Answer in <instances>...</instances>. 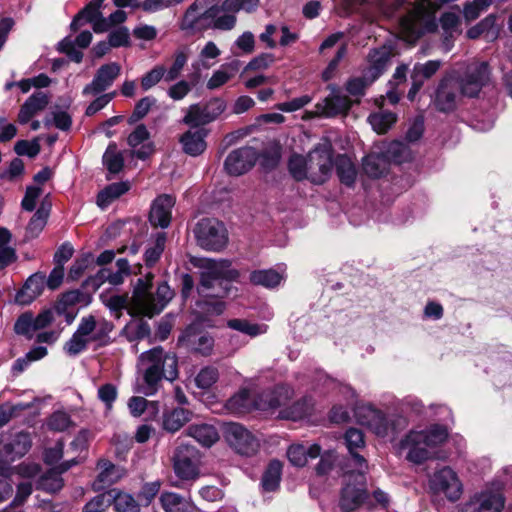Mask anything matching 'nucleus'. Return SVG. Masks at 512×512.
I'll return each mask as SVG.
<instances>
[{
  "mask_svg": "<svg viewBox=\"0 0 512 512\" xmlns=\"http://www.w3.org/2000/svg\"><path fill=\"white\" fill-rule=\"evenodd\" d=\"M221 0H194L186 9L180 28L191 33L210 29L230 31L237 23V17L227 14L220 5Z\"/></svg>",
  "mask_w": 512,
  "mask_h": 512,
  "instance_id": "1",
  "label": "nucleus"
},
{
  "mask_svg": "<svg viewBox=\"0 0 512 512\" xmlns=\"http://www.w3.org/2000/svg\"><path fill=\"white\" fill-rule=\"evenodd\" d=\"M153 280L154 275L147 273L137 280L131 297L113 295L105 302L106 306L115 312L127 309L132 316L152 318L158 312L155 296L160 293V284L154 285Z\"/></svg>",
  "mask_w": 512,
  "mask_h": 512,
  "instance_id": "2",
  "label": "nucleus"
},
{
  "mask_svg": "<svg viewBox=\"0 0 512 512\" xmlns=\"http://www.w3.org/2000/svg\"><path fill=\"white\" fill-rule=\"evenodd\" d=\"M193 265L200 268V284L198 293L203 297H224L228 294L227 284L223 286L222 281L236 280L239 276L237 270L231 268L229 260H214L210 258H199L192 261Z\"/></svg>",
  "mask_w": 512,
  "mask_h": 512,
  "instance_id": "3",
  "label": "nucleus"
},
{
  "mask_svg": "<svg viewBox=\"0 0 512 512\" xmlns=\"http://www.w3.org/2000/svg\"><path fill=\"white\" fill-rule=\"evenodd\" d=\"M443 426L434 425L428 430L410 431L401 441L400 449L406 451V459L421 464L431 457V449L443 443L447 438Z\"/></svg>",
  "mask_w": 512,
  "mask_h": 512,
  "instance_id": "4",
  "label": "nucleus"
},
{
  "mask_svg": "<svg viewBox=\"0 0 512 512\" xmlns=\"http://www.w3.org/2000/svg\"><path fill=\"white\" fill-rule=\"evenodd\" d=\"M431 4L417 3L399 20V31L409 43H415L426 33L438 28L434 8Z\"/></svg>",
  "mask_w": 512,
  "mask_h": 512,
  "instance_id": "5",
  "label": "nucleus"
},
{
  "mask_svg": "<svg viewBox=\"0 0 512 512\" xmlns=\"http://www.w3.org/2000/svg\"><path fill=\"white\" fill-rule=\"evenodd\" d=\"M194 235L197 244L208 251H220L228 241L224 225L216 219L200 220L194 228Z\"/></svg>",
  "mask_w": 512,
  "mask_h": 512,
  "instance_id": "6",
  "label": "nucleus"
},
{
  "mask_svg": "<svg viewBox=\"0 0 512 512\" xmlns=\"http://www.w3.org/2000/svg\"><path fill=\"white\" fill-rule=\"evenodd\" d=\"M138 370L143 374V383L137 392L147 396L155 394L160 382V347H154L139 356Z\"/></svg>",
  "mask_w": 512,
  "mask_h": 512,
  "instance_id": "7",
  "label": "nucleus"
},
{
  "mask_svg": "<svg viewBox=\"0 0 512 512\" xmlns=\"http://www.w3.org/2000/svg\"><path fill=\"white\" fill-rule=\"evenodd\" d=\"M429 488L433 494L444 495L452 502L459 500L463 492L457 473L447 466L434 471L429 478Z\"/></svg>",
  "mask_w": 512,
  "mask_h": 512,
  "instance_id": "8",
  "label": "nucleus"
},
{
  "mask_svg": "<svg viewBox=\"0 0 512 512\" xmlns=\"http://www.w3.org/2000/svg\"><path fill=\"white\" fill-rule=\"evenodd\" d=\"M205 322L204 318H199L198 321L190 324L179 336L178 343L202 356H209L214 347V339L208 333L201 331L200 327Z\"/></svg>",
  "mask_w": 512,
  "mask_h": 512,
  "instance_id": "9",
  "label": "nucleus"
},
{
  "mask_svg": "<svg viewBox=\"0 0 512 512\" xmlns=\"http://www.w3.org/2000/svg\"><path fill=\"white\" fill-rule=\"evenodd\" d=\"M199 452L188 444H179L173 455L174 471L178 477L185 480L198 476Z\"/></svg>",
  "mask_w": 512,
  "mask_h": 512,
  "instance_id": "10",
  "label": "nucleus"
},
{
  "mask_svg": "<svg viewBox=\"0 0 512 512\" xmlns=\"http://www.w3.org/2000/svg\"><path fill=\"white\" fill-rule=\"evenodd\" d=\"M489 75V66L486 62L469 65L464 76L457 81L461 95L476 97L489 80Z\"/></svg>",
  "mask_w": 512,
  "mask_h": 512,
  "instance_id": "11",
  "label": "nucleus"
},
{
  "mask_svg": "<svg viewBox=\"0 0 512 512\" xmlns=\"http://www.w3.org/2000/svg\"><path fill=\"white\" fill-rule=\"evenodd\" d=\"M225 437L229 445L241 455H254L259 448L258 439L238 423H230L227 425Z\"/></svg>",
  "mask_w": 512,
  "mask_h": 512,
  "instance_id": "12",
  "label": "nucleus"
},
{
  "mask_svg": "<svg viewBox=\"0 0 512 512\" xmlns=\"http://www.w3.org/2000/svg\"><path fill=\"white\" fill-rule=\"evenodd\" d=\"M226 108L224 100L213 98L206 104H194L184 117V122L192 126H200L214 121Z\"/></svg>",
  "mask_w": 512,
  "mask_h": 512,
  "instance_id": "13",
  "label": "nucleus"
},
{
  "mask_svg": "<svg viewBox=\"0 0 512 512\" xmlns=\"http://www.w3.org/2000/svg\"><path fill=\"white\" fill-rule=\"evenodd\" d=\"M258 159L257 151L250 146H244L231 151L224 161V169L231 176L247 173Z\"/></svg>",
  "mask_w": 512,
  "mask_h": 512,
  "instance_id": "14",
  "label": "nucleus"
},
{
  "mask_svg": "<svg viewBox=\"0 0 512 512\" xmlns=\"http://www.w3.org/2000/svg\"><path fill=\"white\" fill-rule=\"evenodd\" d=\"M354 416L362 426L371 429L376 435L385 437L388 434L389 425L382 411L370 404H360L354 409Z\"/></svg>",
  "mask_w": 512,
  "mask_h": 512,
  "instance_id": "15",
  "label": "nucleus"
},
{
  "mask_svg": "<svg viewBox=\"0 0 512 512\" xmlns=\"http://www.w3.org/2000/svg\"><path fill=\"white\" fill-rule=\"evenodd\" d=\"M120 72L121 66L116 62L102 65L97 70L92 82L83 88L82 94L84 96H96L104 92L112 86Z\"/></svg>",
  "mask_w": 512,
  "mask_h": 512,
  "instance_id": "16",
  "label": "nucleus"
},
{
  "mask_svg": "<svg viewBox=\"0 0 512 512\" xmlns=\"http://www.w3.org/2000/svg\"><path fill=\"white\" fill-rule=\"evenodd\" d=\"M292 396V388L285 385L277 386L258 394L254 399V408L262 411L274 410L285 406Z\"/></svg>",
  "mask_w": 512,
  "mask_h": 512,
  "instance_id": "17",
  "label": "nucleus"
},
{
  "mask_svg": "<svg viewBox=\"0 0 512 512\" xmlns=\"http://www.w3.org/2000/svg\"><path fill=\"white\" fill-rule=\"evenodd\" d=\"M308 168L311 181L323 183L332 169L331 153L326 149H314L308 154Z\"/></svg>",
  "mask_w": 512,
  "mask_h": 512,
  "instance_id": "18",
  "label": "nucleus"
},
{
  "mask_svg": "<svg viewBox=\"0 0 512 512\" xmlns=\"http://www.w3.org/2000/svg\"><path fill=\"white\" fill-rule=\"evenodd\" d=\"M461 92L457 80L452 78L443 79L436 91L434 104L441 112L453 111L460 98Z\"/></svg>",
  "mask_w": 512,
  "mask_h": 512,
  "instance_id": "19",
  "label": "nucleus"
},
{
  "mask_svg": "<svg viewBox=\"0 0 512 512\" xmlns=\"http://www.w3.org/2000/svg\"><path fill=\"white\" fill-rule=\"evenodd\" d=\"M344 443L351 456L353 465L358 472L357 477L363 479L364 472L367 469V462L358 452L365 447V440L362 431L356 428L348 429L344 434Z\"/></svg>",
  "mask_w": 512,
  "mask_h": 512,
  "instance_id": "20",
  "label": "nucleus"
},
{
  "mask_svg": "<svg viewBox=\"0 0 512 512\" xmlns=\"http://www.w3.org/2000/svg\"><path fill=\"white\" fill-rule=\"evenodd\" d=\"M352 101L333 88L332 93L315 105L316 114L322 117H335L346 114L351 108Z\"/></svg>",
  "mask_w": 512,
  "mask_h": 512,
  "instance_id": "21",
  "label": "nucleus"
},
{
  "mask_svg": "<svg viewBox=\"0 0 512 512\" xmlns=\"http://www.w3.org/2000/svg\"><path fill=\"white\" fill-rule=\"evenodd\" d=\"M98 468L100 470L97 478L94 480L92 487L94 491H101L110 487L117 481H119L124 473L123 470L115 466L108 460H100L98 462Z\"/></svg>",
  "mask_w": 512,
  "mask_h": 512,
  "instance_id": "22",
  "label": "nucleus"
},
{
  "mask_svg": "<svg viewBox=\"0 0 512 512\" xmlns=\"http://www.w3.org/2000/svg\"><path fill=\"white\" fill-rule=\"evenodd\" d=\"M45 274L37 272L31 275L25 282L22 289L16 294L15 301L21 305H28L36 299L45 286Z\"/></svg>",
  "mask_w": 512,
  "mask_h": 512,
  "instance_id": "23",
  "label": "nucleus"
},
{
  "mask_svg": "<svg viewBox=\"0 0 512 512\" xmlns=\"http://www.w3.org/2000/svg\"><path fill=\"white\" fill-rule=\"evenodd\" d=\"M149 136L150 134L146 126L143 124L138 125L134 129V131H132L129 134L127 138V143L130 147L136 148L137 146L143 143V145L138 150L134 149L130 151V155L132 157L135 156L141 160H145L154 152L153 145H151L150 143H144L149 139Z\"/></svg>",
  "mask_w": 512,
  "mask_h": 512,
  "instance_id": "24",
  "label": "nucleus"
},
{
  "mask_svg": "<svg viewBox=\"0 0 512 512\" xmlns=\"http://www.w3.org/2000/svg\"><path fill=\"white\" fill-rule=\"evenodd\" d=\"M49 103V96L47 93L38 91L33 93L21 106L18 121L21 124H26L38 112L44 110Z\"/></svg>",
  "mask_w": 512,
  "mask_h": 512,
  "instance_id": "25",
  "label": "nucleus"
},
{
  "mask_svg": "<svg viewBox=\"0 0 512 512\" xmlns=\"http://www.w3.org/2000/svg\"><path fill=\"white\" fill-rule=\"evenodd\" d=\"M366 498L367 491L364 487L348 483L342 489L339 505L343 512H353L363 504Z\"/></svg>",
  "mask_w": 512,
  "mask_h": 512,
  "instance_id": "26",
  "label": "nucleus"
},
{
  "mask_svg": "<svg viewBox=\"0 0 512 512\" xmlns=\"http://www.w3.org/2000/svg\"><path fill=\"white\" fill-rule=\"evenodd\" d=\"M321 447L314 443L309 446L304 444H292L287 450V457L291 464L297 467H303L307 464L308 459L319 457Z\"/></svg>",
  "mask_w": 512,
  "mask_h": 512,
  "instance_id": "27",
  "label": "nucleus"
},
{
  "mask_svg": "<svg viewBox=\"0 0 512 512\" xmlns=\"http://www.w3.org/2000/svg\"><path fill=\"white\" fill-rule=\"evenodd\" d=\"M391 53L386 47L371 50L367 56L369 66L365 74L375 81L387 68Z\"/></svg>",
  "mask_w": 512,
  "mask_h": 512,
  "instance_id": "28",
  "label": "nucleus"
},
{
  "mask_svg": "<svg viewBox=\"0 0 512 512\" xmlns=\"http://www.w3.org/2000/svg\"><path fill=\"white\" fill-rule=\"evenodd\" d=\"M31 447V438L29 433L19 432L13 438L4 444L3 450L7 461H14L16 458L24 456Z\"/></svg>",
  "mask_w": 512,
  "mask_h": 512,
  "instance_id": "29",
  "label": "nucleus"
},
{
  "mask_svg": "<svg viewBox=\"0 0 512 512\" xmlns=\"http://www.w3.org/2000/svg\"><path fill=\"white\" fill-rule=\"evenodd\" d=\"M472 502L478 504V512H500L504 507L503 495L492 490L475 494Z\"/></svg>",
  "mask_w": 512,
  "mask_h": 512,
  "instance_id": "30",
  "label": "nucleus"
},
{
  "mask_svg": "<svg viewBox=\"0 0 512 512\" xmlns=\"http://www.w3.org/2000/svg\"><path fill=\"white\" fill-rule=\"evenodd\" d=\"M186 434L194 438L203 447H211L219 439L217 429L207 423H199L190 425Z\"/></svg>",
  "mask_w": 512,
  "mask_h": 512,
  "instance_id": "31",
  "label": "nucleus"
},
{
  "mask_svg": "<svg viewBox=\"0 0 512 512\" xmlns=\"http://www.w3.org/2000/svg\"><path fill=\"white\" fill-rule=\"evenodd\" d=\"M439 23L443 30L442 46L444 51L448 52L453 46L454 34L458 32L460 18L454 12H445L441 15Z\"/></svg>",
  "mask_w": 512,
  "mask_h": 512,
  "instance_id": "32",
  "label": "nucleus"
},
{
  "mask_svg": "<svg viewBox=\"0 0 512 512\" xmlns=\"http://www.w3.org/2000/svg\"><path fill=\"white\" fill-rule=\"evenodd\" d=\"M117 270L112 271L109 268L101 269L96 279L101 283L108 282L112 285H120L123 283L124 278L130 274V265L127 259L120 258L116 261Z\"/></svg>",
  "mask_w": 512,
  "mask_h": 512,
  "instance_id": "33",
  "label": "nucleus"
},
{
  "mask_svg": "<svg viewBox=\"0 0 512 512\" xmlns=\"http://www.w3.org/2000/svg\"><path fill=\"white\" fill-rule=\"evenodd\" d=\"M206 133L203 129L188 131L181 137V143L185 153L197 156L206 149Z\"/></svg>",
  "mask_w": 512,
  "mask_h": 512,
  "instance_id": "34",
  "label": "nucleus"
},
{
  "mask_svg": "<svg viewBox=\"0 0 512 512\" xmlns=\"http://www.w3.org/2000/svg\"><path fill=\"white\" fill-rule=\"evenodd\" d=\"M76 464L75 459L61 464L55 469L47 472L40 481L41 487L48 492H57L63 487V479L61 474L67 471L72 465Z\"/></svg>",
  "mask_w": 512,
  "mask_h": 512,
  "instance_id": "35",
  "label": "nucleus"
},
{
  "mask_svg": "<svg viewBox=\"0 0 512 512\" xmlns=\"http://www.w3.org/2000/svg\"><path fill=\"white\" fill-rule=\"evenodd\" d=\"M130 189L129 182H117L112 183L106 186L103 190H101L97 195V205L105 209L108 207L113 201L118 199L120 196L128 192Z\"/></svg>",
  "mask_w": 512,
  "mask_h": 512,
  "instance_id": "36",
  "label": "nucleus"
},
{
  "mask_svg": "<svg viewBox=\"0 0 512 512\" xmlns=\"http://www.w3.org/2000/svg\"><path fill=\"white\" fill-rule=\"evenodd\" d=\"M162 508L166 512H198L193 503L171 492L162 493Z\"/></svg>",
  "mask_w": 512,
  "mask_h": 512,
  "instance_id": "37",
  "label": "nucleus"
},
{
  "mask_svg": "<svg viewBox=\"0 0 512 512\" xmlns=\"http://www.w3.org/2000/svg\"><path fill=\"white\" fill-rule=\"evenodd\" d=\"M284 276L274 269L255 270L250 273L249 280L254 285L265 288H275L283 280Z\"/></svg>",
  "mask_w": 512,
  "mask_h": 512,
  "instance_id": "38",
  "label": "nucleus"
},
{
  "mask_svg": "<svg viewBox=\"0 0 512 512\" xmlns=\"http://www.w3.org/2000/svg\"><path fill=\"white\" fill-rule=\"evenodd\" d=\"M104 0H91V2L80 11L73 19L71 30L77 31L84 23H92L101 16L99 11Z\"/></svg>",
  "mask_w": 512,
  "mask_h": 512,
  "instance_id": "39",
  "label": "nucleus"
},
{
  "mask_svg": "<svg viewBox=\"0 0 512 512\" xmlns=\"http://www.w3.org/2000/svg\"><path fill=\"white\" fill-rule=\"evenodd\" d=\"M337 175L341 183L352 186L356 179V168L347 155H338L335 160Z\"/></svg>",
  "mask_w": 512,
  "mask_h": 512,
  "instance_id": "40",
  "label": "nucleus"
},
{
  "mask_svg": "<svg viewBox=\"0 0 512 512\" xmlns=\"http://www.w3.org/2000/svg\"><path fill=\"white\" fill-rule=\"evenodd\" d=\"M226 408L231 413L244 414L254 408V399H251L247 389H242L227 401Z\"/></svg>",
  "mask_w": 512,
  "mask_h": 512,
  "instance_id": "41",
  "label": "nucleus"
},
{
  "mask_svg": "<svg viewBox=\"0 0 512 512\" xmlns=\"http://www.w3.org/2000/svg\"><path fill=\"white\" fill-rule=\"evenodd\" d=\"M192 413L184 408H177L166 414L162 420V427L169 432L178 431L185 423L190 421Z\"/></svg>",
  "mask_w": 512,
  "mask_h": 512,
  "instance_id": "42",
  "label": "nucleus"
},
{
  "mask_svg": "<svg viewBox=\"0 0 512 512\" xmlns=\"http://www.w3.org/2000/svg\"><path fill=\"white\" fill-rule=\"evenodd\" d=\"M50 207L42 203L26 228V238H36L44 229L49 216Z\"/></svg>",
  "mask_w": 512,
  "mask_h": 512,
  "instance_id": "43",
  "label": "nucleus"
},
{
  "mask_svg": "<svg viewBox=\"0 0 512 512\" xmlns=\"http://www.w3.org/2000/svg\"><path fill=\"white\" fill-rule=\"evenodd\" d=\"M238 71V62L222 65L216 70L207 82V88L217 89L227 83Z\"/></svg>",
  "mask_w": 512,
  "mask_h": 512,
  "instance_id": "44",
  "label": "nucleus"
},
{
  "mask_svg": "<svg viewBox=\"0 0 512 512\" xmlns=\"http://www.w3.org/2000/svg\"><path fill=\"white\" fill-rule=\"evenodd\" d=\"M112 503L116 512H139L140 505L134 497L128 493L112 489Z\"/></svg>",
  "mask_w": 512,
  "mask_h": 512,
  "instance_id": "45",
  "label": "nucleus"
},
{
  "mask_svg": "<svg viewBox=\"0 0 512 512\" xmlns=\"http://www.w3.org/2000/svg\"><path fill=\"white\" fill-rule=\"evenodd\" d=\"M396 114L387 111L380 110L379 112L373 113L368 117V121L371 124L374 131L379 134H384L388 129L396 122Z\"/></svg>",
  "mask_w": 512,
  "mask_h": 512,
  "instance_id": "46",
  "label": "nucleus"
},
{
  "mask_svg": "<svg viewBox=\"0 0 512 512\" xmlns=\"http://www.w3.org/2000/svg\"><path fill=\"white\" fill-rule=\"evenodd\" d=\"M206 299L197 302L198 313L200 314L197 317L204 318L206 322L203 325L212 326L208 323V320L204 317V315H220L224 312L225 305L222 301L218 300V297H205Z\"/></svg>",
  "mask_w": 512,
  "mask_h": 512,
  "instance_id": "47",
  "label": "nucleus"
},
{
  "mask_svg": "<svg viewBox=\"0 0 512 512\" xmlns=\"http://www.w3.org/2000/svg\"><path fill=\"white\" fill-rule=\"evenodd\" d=\"M103 164L107 170L113 174H117L122 170L124 165V156L123 153L117 149L115 143H111L107 147L103 155Z\"/></svg>",
  "mask_w": 512,
  "mask_h": 512,
  "instance_id": "48",
  "label": "nucleus"
},
{
  "mask_svg": "<svg viewBox=\"0 0 512 512\" xmlns=\"http://www.w3.org/2000/svg\"><path fill=\"white\" fill-rule=\"evenodd\" d=\"M282 463L278 460H273L269 463L263 478L262 486L266 491H275L281 479Z\"/></svg>",
  "mask_w": 512,
  "mask_h": 512,
  "instance_id": "49",
  "label": "nucleus"
},
{
  "mask_svg": "<svg viewBox=\"0 0 512 512\" xmlns=\"http://www.w3.org/2000/svg\"><path fill=\"white\" fill-rule=\"evenodd\" d=\"M310 409L311 404L309 400L302 398L294 402L290 407L282 410L280 415L284 419L297 421L307 416L310 412Z\"/></svg>",
  "mask_w": 512,
  "mask_h": 512,
  "instance_id": "50",
  "label": "nucleus"
},
{
  "mask_svg": "<svg viewBox=\"0 0 512 512\" xmlns=\"http://www.w3.org/2000/svg\"><path fill=\"white\" fill-rule=\"evenodd\" d=\"M219 379L218 368L214 366L203 367L195 376V384L199 389H210Z\"/></svg>",
  "mask_w": 512,
  "mask_h": 512,
  "instance_id": "51",
  "label": "nucleus"
},
{
  "mask_svg": "<svg viewBox=\"0 0 512 512\" xmlns=\"http://www.w3.org/2000/svg\"><path fill=\"white\" fill-rule=\"evenodd\" d=\"M35 331H37V329L34 324L33 313L25 312L17 318L14 324V332L17 335H22L27 339H32Z\"/></svg>",
  "mask_w": 512,
  "mask_h": 512,
  "instance_id": "52",
  "label": "nucleus"
},
{
  "mask_svg": "<svg viewBox=\"0 0 512 512\" xmlns=\"http://www.w3.org/2000/svg\"><path fill=\"white\" fill-rule=\"evenodd\" d=\"M229 328L242 332L248 336L255 337L266 332L265 325L250 323L245 319H231L227 322Z\"/></svg>",
  "mask_w": 512,
  "mask_h": 512,
  "instance_id": "53",
  "label": "nucleus"
},
{
  "mask_svg": "<svg viewBox=\"0 0 512 512\" xmlns=\"http://www.w3.org/2000/svg\"><path fill=\"white\" fill-rule=\"evenodd\" d=\"M372 82L374 81L371 80L367 74H365L363 76L350 78L347 81L345 88L350 96L359 99L365 94L366 89L371 85Z\"/></svg>",
  "mask_w": 512,
  "mask_h": 512,
  "instance_id": "54",
  "label": "nucleus"
},
{
  "mask_svg": "<svg viewBox=\"0 0 512 512\" xmlns=\"http://www.w3.org/2000/svg\"><path fill=\"white\" fill-rule=\"evenodd\" d=\"M492 0H472L463 6V16L467 22L477 19L491 6Z\"/></svg>",
  "mask_w": 512,
  "mask_h": 512,
  "instance_id": "55",
  "label": "nucleus"
},
{
  "mask_svg": "<svg viewBox=\"0 0 512 512\" xmlns=\"http://www.w3.org/2000/svg\"><path fill=\"white\" fill-rule=\"evenodd\" d=\"M492 0H472L463 6V16L467 22L477 19L491 6Z\"/></svg>",
  "mask_w": 512,
  "mask_h": 512,
  "instance_id": "56",
  "label": "nucleus"
},
{
  "mask_svg": "<svg viewBox=\"0 0 512 512\" xmlns=\"http://www.w3.org/2000/svg\"><path fill=\"white\" fill-rule=\"evenodd\" d=\"M492 0H472L463 6V16L467 22L477 19L491 6Z\"/></svg>",
  "mask_w": 512,
  "mask_h": 512,
  "instance_id": "57",
  "label": "nucleus"
},
{
  "mask_svg": "<svg viewBox=\"0 0 512 512\" xmlns=\"http://www.w3.org/2000/svg\"><path fill=\"white\" fill-rule=\"evenodd\" d=\"M289 171L296 180L309 178L308 157L292 155L288 163Z\"/></svg>",
  "mask_w": 512,
  "mask_h": 512,
  "instance_id": "58",
  "label": "nucleus"
},
{
  "mask_svg": "<svg viewBox=\"0 0 512 512\" xmlns=\"http://www.w3.org/2000/svg\"><path fill=\"white\" fill-rule=\"evenodd\" d=\"M71 426H73L71 417L63 410L53 412L47 419V427L52 431L63 432Z\"/></svg>",
  "mask_w": 512,
  "mask_h": 512,
  "instance_id": "59",
  "label": "nucleus"
},
{
  "mask_svg": "<svg viewBox=\"0 0 512 512\" xmlns=\"http://www.w3.org/2000/svg\"><path fill=\"white\" fill-rule=\"evenodd\" d=\"M259 5V0H224L222 1V8L227 14L236 16L240 10L248 13L254 11Z\"/></svg>",
  "mask_w": 512,
  "mask_h": 512,
  "instance_id": "60",
  "label": "nucleus"
},
{
  "mask_svg": "<svg viewBox=\"0 0 512 512\" xmlns=\"http://www.w3.org/2000/svg\"><path fill=\"white\" fill-rule=\"evenodd\" d=\"M442 63L440 60H429L425 63H416L413 67L412 74L422 79L424 82L430 79L441 67Z\"/></svg>",
  "mask_w": 512,
  "mask_h": 512,
  "instance_id": "61",
  "label": "nucleus"
},
{
  "mask_svg": "<svg viewBox=\"0 0 512 512\" xmlns=\"http://www.w3.org/2000/svg\"><path fill=\"white\" fill-rule=\"evenodd\" d=\"M190 55V49L188 46L180 47L175 53V59L173 65L169 69L166 79L173 80L180 74V71L184 67L187 62V59Z\"/></svg>",
  "mask_w": 512,
  "mask_h": 512,
  "instance_id": "62",
  "label": "nucleus"
},
{
  "mask_svg": "<svg viewBox=\"0 0 512 512\" xmlns=\"http://www.w3.org/2000/svg\"><path fill=\"white\" fill-rule=\"evenodd\" d=\"M363 170L368 176L378 178L384 173V161L377 155H368L363 160Z\"/></svg>",
  "mask_w": 512,
  "mask_h": 512,
  "instance_id": "63",
  "label": "nucleus"
},
{
  "mask_svg": "<svg viewBox=\"0 0 512 512\" xmlns=\"http://www.w3.org/2000/svg\"><path fill=\"white\" fill-rule=\"evenodd\" d=\"M112 500L111 490H109L94 497L85 505L84 510L87 512H103L112 504Z\"/></svg>",
  "mask_w": 512,
  "mask_h": 512,
  "instance_id": "64",
  "label": "nucleus"
}]
</instances>
